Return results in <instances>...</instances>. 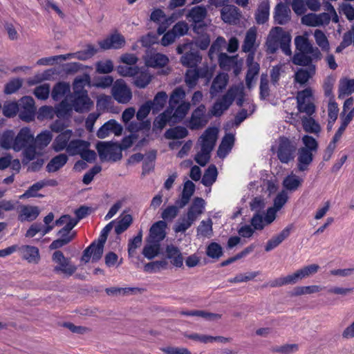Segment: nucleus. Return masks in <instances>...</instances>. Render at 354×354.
Wrapping results in <instances>:
<instances>
[{
    "mask_svg": "<svg viewBox=\"0 0 354 354\" xmlns=\"http://www.w3.org/2000/svg\"><path fill=\"white\" fill-rule=\"evenodd\" d=\"M315 65H310L307 68H300L295 75V81L301 84H304L315 75Z\"/></svg>",
    "mask_w": 354,
    "mask_h": 354,
    "instance_id": "45",
    "label": "nucleus"
},
{
    "mask_svg": "<svg viewBox=\"0 0 354 354\" xmlns=\"http://www.w3.org/2000/svg\"><path fill=\"white\" fill-rule=\"evenodd\" d=\"M55 115L59 118H68L71 117L73 106L72 103H69L66 98L55 106Z\"/></svg>",
    "mask_w": 354,
    "mask_h": 354,
    "instance_id": "47",
    "label": "nucleus"
},
{
    "mask_svg": "<svg viewBox=\"0 0 354 354\" xmlns=\"http://www.w3.org/2000/svg\"><path fill=\"white\" fill-rule=\"evenodd\" d=\"M15 132L8 130L3 133L0 140V145L5 149H13L15 143Z\"/></svg>",
    "mask_w": 354,
    "mask_h": 354,
    "instance_id": "57",
    "label": "nucleus"
},
{
    "mask_svg": "<svg viewBox=\"0 0 354 354\" xmlns=\"http://www.w3.org/2000/svg\"><path fill=\"white\" fill-rule=\"evenodd\" d=\"M206 254L212 259H218L223 255V249L218 243L212 242L207 247Z\"/></svg>",
    "mask_w": 354,
    "mask_h": 354,
    "instance_id": "63",
    "label": "nucleus"
},
{
    "mask_svg": "<svg viewBox=\"0 0 354 354\" xmlns=\"http://www.w3.org/2000/svg\"><path fill=\"white\" fill-rule=\"evenodd\" d=\"M290 10L289 7L283 3L277 5L274 12V20L281 25L286 24L290 19Z\"/></svg>",
    "mask_w": 354,
    "mask_h": 354,
    "instance_id": "31",
    "label": "nucleus"
},
{
    "mask_svg": "<svg viewBox=\"0 0 354 354\" xmlns=\"http://www.w3.org/2000/svg\"><path fill=\"white\" fill-rule=\"evenodd\" d=\"M91 82V77L88 74L75 77L73 82V95H80L84 92H87L84 89L86 86H89Z\"/></svg>",
    "mask_w": 354,
    "mask_h": 354,
    "instance_id": "42",
    "label": "nucleus"
},
{
    "mask_svg": "<svg viewBox=\"0 0 354 354\" xmlns=\"http://www.w3.org/2000/svg\"><path fill=\"white\" fill-rule=\"evenodd\" d=\"M322 290L319 286H297L294 288L292 292V296H299L302 295H308L315 292H318Z\"/></svg>",
    "mask_w": 354,
    "mask_h": 354,
    "instance_id": "60",
    "label": "nucleus"
},
{
    "mask_svg": "<svg viewBox=\"0 0 354 354\" xmlns=\"http://www.w3.org/2000/svg\"><path fill=\"white\" fill-rule=\"evenodd\" d=\"M228 82V76L225 73H220L213 80L210 88V94L212 97H215L218 93L221 92L227 86Z\"/></svg>",
    "mask_w": 354,
    "mask_h": 354,
    "instance_id": "33",
    "label": "nucleus"
},
{
    "mask_svg": "<svg viewBox=\"0 0 354 354\" xmlns=\"http://www.w3.org/2000/svg\"><path fill=\"white\" fill-rule=\"evenodd\" d=\"M297 109L299 112L305 113L308 116L315 111V106L313 102V90L310 88L299 91L297 95Z\"/></svg>",
    "mask_w": 354,
    "mask_h": 354,
    "instance_id": "9",
    "label": "nucleus"
},
{
    "mask_svg": "<svg viewBox=\"0 0 354 354\" xmlns=\"http://www.w3.org/2000/svg\"><path fill=\"white\" fill-rule=\"evenodd\" d=\"M270 15V4L268 1H262L259 5L255 15V19L259 24L266 22Z\"/></svg>",
    "mask_w": 354,
    "mask_h": 354,
    "instance_id": "43",
    "label": "nucleus"
},
{
    "mask_svg": "<svg viewBox=\"0 0 354 354\" xmlns=\"http://www.w3.org/2000/svg\"><path fill=\"white\" fill-rule=\"evenodd\" d=\"M291 35L281 27H274L270 31L266 45L270 53H274L280 47L283 53L290 56Z\"/></svg>",
    "mask_w": 354,
    "mask_h": 354,
    "instance_id": "1",
    "label": "nucleus"
},
{
    "mask_svg": "<svg viewBox=\"0 0 354 354\" xmlns=\"http://www.w3.org/2000/svg\"><path fill=\"white\" fill-rule=\"evenodd\" d=\"M122 125L116 120H109L99 129L97 136L101 139L106 138L111 133L119 136L122 134Z\"/></svg>",
    "mask_w": 354,
    "mask_h": 354,
    "instance_id": "21",
    "label": "nucleus"
},
{
    "mask_svg": "<svg viewBox=\"0 0 354 354\" xmlns=\"http://www.w3.org/2000/svg\"><path fill=\"white\" fill-rule=\"evenodd\" d=\"M133 77V84L139 88H146L152 80L151 74L146 69L140 71L138 70V73Z\"/></svg>",
    "mask_w": 354,
    "mask_h": 354,
    "instance_id": "38",
    "label": "nucleus"
},
{
    "mask_svg": "<svg viewBox=\"0 0 354 354\" xmlns=\"http://www.w3.org/2000/svg\"><path fill=\"white\" fill-rule=\"evenodd\" d=\"M97 50L93 46H88L86 50L39 59L37 62V64L41 66H48L53 64L55 61L66 60L73 58L80 60H85L92 57L97 53Z\"/></svg>",
    "mask_w": 354,
    "mask_h": 354,
    "instance_id": "6",
    "label": "nucleus"
},
{
    "mask_svg": "<svg viewBox=\"0 0 354 354\" xmlns=\"http://www.w3.org/2000/svg\"><path fill=\"white\" fill-rule=\"evenodd\" d=\"M19 116L21 120L28 122L34 120L36 108L32 97L30 96L21 97L19 102Z\"/></svg>",
    "mask_w": 354,
    "mask_h": 354,
    "instance_id": "12",
    "label": "nucleus"
},
{
    "mask_svg": "<svg viewBox=\"0 0 354 354\" xmlns=\"http://www.w3.org/2000/svg\"><path fill=\"white\" fill-rule=\"evenodd\" d=\"M205 202L202 198H195L189 207L186 215L194 223L203 213Z\"/></svg>",
    "mask_w": 354,
    "mask_h": 354,
    "instance_id": "26",
    "label": "nucleus"
},
{
    "mask_svg": "<svg viewBox=\"0 0 354 354\" xmlns=\"http://www.w3.org/2000/svg\"><path fill=\"white\" fill-rule=\"evenodd\" d=\"M212 221L210 218L202 221L197 228L198 235L210 237L212 234Z\"/></svg>",
    "mask_w": 354,
    "mask_h": 354,
    "instance_id": "61",
    "label": "nucleus"
},
{
    "mask_svg": "<svg viewBox=\"0 0 354 354\" xmlns=\"http://www.w3.org/2000/svg\"><path fill=\"white\" fill-rule=\"evenodd\" d=\"M217 169L214 165H210L202 178V183L205 186H211L216 180Z\"/></svg>",
    "mask_w": 354,
    "mask_h": 354,
    "instance_id": "58",
    "label": "nucleus"
},
{
    "mask_svg": "<svg viewBox=\"0 0 354 354\" xmlns=\"http://www.w3.org/2000/svg\"><path fill=\"white\" fill-rule=\"evenodd\" d=\"M159 251L160 243L147 239V243L143 248L142 254L146 258L151 259L158 254Z\"/></svg>",
    "mask_w": 354,
    "mask_h": 354,
    "instance_id": "54",
    "label": "nucleus"
},
{
    "mask_svg": "<svg viewBox=\"0 0 354 354\" xmlns=\"http://www.w3.org/2000/svg\"><path fill=\"white\" fill-rule=\"evenodd\" d=\"M194 42H187L179 45L176 51L178 54H183L186 52L180 58L181 64L187 67L194 68L201 62L202 57L197 50L193 48Z\"/></svg>",
    "mask_w": 354,
    "mask_h": 354,
    "instance_id": "8",
    "label": "nucleus"
},
{
    "mask_svg": "<svg viewBox=\"0 0 354 354\" xmlns=\"http://www.w3.org/2000/svg\"><path fill=\"white\" fill-rule=\"evenodd\" d=\"M243 86H234L231 87L227 92L213 105L210 113L214 116H221L223 113L227 110L232 104L234 97L236 95L243 94Z\"/></svg>",
    "mask_w": 354,
    "mask_h": 354,
    "instance_id": "3",
    "label": "nucleus"
},
{
    "mask_svg": "<svg viewBox=\"0 0 354 354\" xmlns=\"http://www.w3.org/2000/svg\"><path fill=\"white\" fill-rule=\"evenodd\" d=\"M296 149V143L285 137L279 138L275 147H272V150L277 153L279 160L286 164L294 159Z\"/></svg>",
    "mask_w": 354,
    "mask_h": 354,
    "instance_id": "4",
    "label": "nucleus"
},
{
    "mask_svg": "<svg viewBox=\"0 0 354 354\" xmlns=\"http://www.w3.org/2000/svg\"><path fill=\"white\" fill-rule=\"evenodd\" d=\"M98 44L103 50L119 49L124 46L125 39L121 34L115 32L106 39L99 41Z\"/></svg>",
    "mask_w": 354,
    "mask_h": 354,
    "instance_id": "24",
    "label": "nucleus"
},
{
    "mask_svg": "<svg viewBox=\"0 0 354 354\" xmlns=\"http://www.w3.org/2000/svg\"><path fill=\"white\" fill-rule=\"evenodd\" d=\"M302 183L301 178L291 172L283 179L282 184L286 192H295L301 185Z\"/></svg>",
    "mask_w": 354,
    "mask_h": 354,
    "instance_id": "36",
    "label": "nucleus"
},
{
    "mask_svg": "<svg viewBox=\"0 0 354 354\" xmlns=\"http://www.w3.org/2000/svg\"><path fill=\"white\" fill-rule=\"evenodd\" d=\"M40 213L38 207L32 205H21L19 209L18 219L21 222L35 220Z\"/></svg>",
    "mask_w": 354,
    "mask_h": 354,
    "instance_id": "25",
    "label": "nucleus"
},
{
    "mask_svg": "<svg viewBox=\"0 0 354 354\" xmlns=\"http://www.w3.org/2000/svg\"><path fill=\"white\" fill-rule=\"evenodd\" d=\"M145 60V64L152 68L164 67L169 62L166 55L158 53H147Z\"/></svg>",
    "mask_w": 354,
    "mask_h": 354,
    "instance_id": "29",
    "label": "nucleus"
},
{
    "mask_svg": "<svg viewBox=\"0 0 354 354\" xmlns=\"http://www.w3.org/2000/svg\"><path fill=\"white\" fill-rule=\"evenodd\" d=\"M188 135L187 129L181 126H178L174 128L169 129L165 133V137L167 139H183Z\"/></svg>",
    "mask_w": 354,
    "mask_h": 354,
    "instance_id": "51",
    "label": "nucleus"
},
{
    "mask_svg": "<svg viewBox=\"0 0 354 354\" xmlns=\"http://www.w3.org/2000/svg\"><path fill=\"white\" fill-rule=\"evenodd\" d=\"M171 114L172 109H167L163 113L157 116L153 122V129L162 130L168 122L173 123Z\"/></svg>",
    "mask_w": 354,
    "mask_h": 354,
    "instance_id": "44",
    "label": "nucleus"
},
{
    "mask_svg": "<svg viewBox=\"0 0 354 354\" xmlns=\"http://www.w3.org/2000/svg\"><path fill=\"white\" fill-rule=\"evenodd\" d=\"M104 243L97 241L93 242L87 247L82 257V261L88 263L91 259L93 262L100 260L102 256Z\"/></svg>",
    "mask_w": 354,
    "mask_h": 354,
    "instance_id": "16",
    "label": "nucleus"
},
{
    "mask_svg": "<svg viewBox=\"0 0 354 354\" xmlns=\"http://www.w3.org/2000/svg\"><path fill=\"white\" fill-rule=\"evenodd\" d=\"M313 59H315L309 53L297 52L292 57V62L296 65L309 66L312 64Z\"/></svg>",
    "mask_w": 354,
    "mask_h": 354,
    "instance_id": "52",
    "label": "nucleus"
},
{
    "mask_svg": "<svg viewBox=\"0 0 354 354\" xmlns=\"http://www.w3.org/2000/svg\"><path fill=\"white\" fill-rule=\"evenodd\" d=\"M259 64H252L248 67L245 77V84L249 89L254 86L257 76L259 73Z\"/></svg>",
    "mask_w": 354,
    "mask_h": 354,
    "instance_id": "55",
    "label": "nucleus"
},
{
    "mask_svg": "<svg viewBox=\"0 0 354 354\" xmlns=\"http://www.w3.org/2000/svg\"><path fill=\"white\" fill-rule=\"evenodd\" d=\"M193 223L194 222L189 220L188 216L185 214L176 222L174 227V230L177 233L185 232Z\"/></svg>",
    "mask_w": 354,
    "mask_h": 354,
    "instance_id": "62",
    "label": "nucleus"
},
{
    "mask_svg": "<svg viewBox=\"0 0 354 354\" xmlns=\"http://www.w3.org/2000/svg\"><path fill=\"white\" fill-rule=\"evenodd\" d=\"M194 183L191 180H187L184 183L181 198L179 201H176V204L179 206V207H183L189 203L192 196L194 193Z\"/></svg>",
    "mask_w": 354,
    "mask_h": 354,
    "instance_id": "35",
    "label": "nucleus"
},
{
    "mask_svg": "<svg viewBox=\"0 0 354 354\" xmlns=\"http://www.w3.org/2000/svg\"><path fill=\"white\" fill-rule=\"evenodd\" d=\"M220 67L225 71L234 68L237 64V56H229L226 53H221L218 56Z\"/></svg>",
    "mask_w": 354,
    "mask_h": 354,
    "instance_id": "50",
    "label": "nucleus"
},
{
    "mask_svg": "<svg viewBox=\"0 0 354 354\" xmlns=\"http://www.w3.org/2000/svg\"><path fill=\"white\" fill-rule=\"evenodd\" d=\"M191 104L189 102H183L178 104L177 107L172 106L171 117L173 123L180 122L190 109Z\"/></svg>",
    "mask_w": 354,
    "mask_h": 354,
    "instance_id": "39",
    "label": "nucleus"
},
{
    "mask_svg": "<svg viewBox=\"0 0 354 354\" xmlns=\"http://www.w3.org/2000/svg\"><path fill=\"white\" fill-rule=\"evenodd\" d=\"M22 257L29 263H36L39 260V252L37 248L30 245H23L19 248Z\"/></svg>",
    "mask_w": 354,
    "mask_h": 354,
    "instance_id": "34",
    "label": "nucleus"
},
{
    "mask_svg": "<svg viewBox=\"0 0 354 354\" xmlns=\"http://www.w3.org/2000/svg\"><path fill=\"white\" fill-rule=\"evenodd\" d=\"M297 168L299 171H304L308 169L313 160V153L307 148H299L297 153Z\"/></svg>",
    "mask_w": 354,
    "mask_h": 354,
    "instance_id": "27",
    "label": "nucleus"
},
{
    "mask_svg": "<svg viewBox=\"0 0 354 354\" xmlns=\"http://www.w3.org/2000/svg\"><path fill=\"white\" fill-rule=\"evenodd\" d=\"M73 109L78 113L88 111L93 106V103L88 97V92L80 95H71Z\"/></svg>",
    "mask_w": 354,
    "mask_h": 354,
    "instance_id": "18",
    "label": "nucleus"
},
{
    "mask_svg": "<svg viewBox=\"0 0 354 354\" xmlns=\"http://www.w3.org/2000/svg\"><path fill=\"white\" fill-rule=\"evenodd\" d=\"M205 112V106L204 104L199 105L193 111L189 120L187 121V127L192 130H195L205 126L207 122Z\"/></svg>",
    "mask_w": 354,
    "mask_h": 354,
    "instance_id": "15",
    "label": "nucleus"
},
{
    "mask_svg": "<svg viewBox=\"0 0 354 354\" xmlns=\"http://www.w3.org/2000/svg\"><path fill=\"white\" fill-rule=\"evenodd\" d=\"M212 70L207 66L198 69L190 68L187 70L185 75V82L189 88H193L196 86L198 79L201 77L210 78L212 76Z\"/></svg>",
    "mask_w": 354,
    "mask_h": 354,
    "instance_id": "17",
    "label": "nucleus"
},
{
    "mask_svg": "<svg viewBox=\"0 0 354 354\" xmlns=\"http://www.w3.org/2000/svg\"><path fill=\"white\" fill-rule=\"evenodd\" d=\"M53 260L57 263L55 270H60L64 274L71 275L75 270V266L71 263L68 259H66L61 251H56L53 255Z\"/></svg>",
    "mask_w": 354,
    "mask_h": 354,
    "instance_id": "20",
    "label": "nucleus"
},
{
    "mask_svg": "<svg viewBox=\"0 0 354 354\" xmlns=\"http://www.w3.org/2000/svg\"><path fill=\"white\" fill-rule=\"evenodd\" d=\"M132 223V217L129 214L124 215L119 220L115 227V232L117 234H120L124 232L130 226Z\"/></svg>",
    "mask_w": 354,
    "mask_h": 354,
    "instance_id": "64",
    "label": "nucleus"
},
{
    "mask_svg": "<svg viewBox=\"0 0 354 354\" xmlns=\"http://www.w3.org/2000/svg\"><path fill=\"white\" fill-rule=\"evenodd\" d=\"M90 142L81 139H73L70 142L67 153L71 156L80 155L87 162H93L96 158L94 151L90 150Z\"/></svg>",
    "mask_w": 354,
    "mask_h": 354,
    "instance_id": "5",
    "label": "nucleus"
},
{
    "mask_svg": "<svg viewBox=\"0 0 354 354\" xmlns=\"http://www.w3.org/2000/svg\"><path fill=\"white\" fill-rule=\"evenodd\" d=\"M96 149L100 159L109 161H118L122 158V148L120 145L111 142H99Z\"/></svg>",
    "mask_w": 354,
    "mask_h": 354,
    "instance_id": "7",
    "label": "nucleus"
},
{
    "mask_svg": "<svg viewBox=\"0 0 354 354\" xmlns=\"http://www.w3.org/2000/svg\"><path fill=\"white\" fill-rule=\"evenodd\" d=\"M354 93V79L344 77L339 80L338 97L344 99Z\"/></svg>",
    "mask_w": 354,
    "mask_h": 354,
    "instance_id": "32",
    "label": "nucleus"
},
{
    "mask_svg": "<svg viewBox=\"0 0 354 354\" xmlns=\"http://www.w3.org/2000/svg\"><path fill=\"white\" fill-rule=\"evenodd\" d=\"M167 224L164 221H159L155 223L150 228L148 239L150 241L160 243L165 237V228Z\"/></svg>",
    "mask_w": 354,
    "mask_h": 354,
    "instance_id": "28",
    "label": "nucleus"
},
{
    "mask_svg": "<svg viewBox=\"0 0 354 354\" xmlns=\"http://www.w3.org/2000/svg\"><path fill=\"white\" fill-rule=\"evenodd\" d=\"M301 123L304 131L307 133L318 135L322 130L320 124L311 117H302Z\"/></svg>",
    "mask_w": 354,
    "mask_h": 354,
    "instance_id": "46",
    "label": "nucleus"
},
{
    "mask_svg": "<svg viewBox=\"0 0 354 354\" xmlns=\"http://www.w3.org/2000/svg\"><path fill=\"white\" fill-rule=\"evenodd\" d=\"M234 142V136L232 133L226 134L219 145L217 154L220 158H225L231 151Z\"/></svg>",
    "mask_w": 354,
    "mask_h": 354,
    "instance_id": "40",
    "label": "nucleus"
},
{
    "mask_svg": "<svg viewBox=\"0 0 354 354\" xmlns=\"http://www.w3.org/2000/svg\"><path fill=\"white\" fill-rule=\"evenodd\" d=\"M34 140V135L28 127L22 128L17 136L15 135V143L13 150L19 151L26 148Z\"/></svg>",
    "mask_w": 354,
    "mask_h": 354,
    "instance_id": "19",
    "label": "nucleus"
},
{
    "mask_svg": "<svg viewBox=\"0 0 354 354\" xmlns=\"http://www.w3.org/2000/svg\"><path fill=\"white\" fill-rule=\"evenodd\" d=\"M221 19L225 23L236 24L241 17L239 9L234 6H227L221 11Z\"/></svg>",
    "mask_w": 354,
    "mask_h": 354,
    "instance_id": "30",
    "label": "nucleus"
},
{
    "mask_svg": "<svg viewBox=\"0 0 354 354\" xmlns=\"http://www.w3.org/2000/svg\"><path fill=\"white\" fill-rule=\"evenodd\" d=\"M295 45L298 52L309 53L315 59H320L322 54L317 47L313 46L308 39V34L305 32L303 35L295 38Z\"/></svg>",
    "mask_w": 354,
    "mask_h": 354,
    "instance_id": "13",
    "label": "nucleus"
},
{
    "mask_svg": "<svg viewBox=\"0 0 354 354\" xmlns=\"http://www.w3.org/2000/svg\"><path fill=\"white\" fill-rule=\"evenodd\" d=\"M314 37L317 45L323 51L328 52L330 50V44L325 33L319 30L316 29L314 32Z\"/></svg>",
    "mask_w": 354,
    "mask_h": 354,
    "instance_id": "56",
    "label": "nucleus"
},
{
    "mask_svg": "<svg viewBox=\"0 0 354 354\" xmlns=\"http://www.w3.org/2000/svg\"><path fill=\"white\" fill-rule=\"evenodd\" d=\"M73 132L72 130L67 129L59 134L54 139L51 147L55 152H60L64 150H66L67 152V149H68V146L70 145V142L72 139Z\"/></svg>",
    "mask_w": 354,
    "mask_h": 354,
    "instance_id": "22",
    "label": "nucleus"
},
{
    "mask_svg": "<svg viewBox=\"0 0 354 354\" xmlns=\"http://www.w3.org/2000/svg\"><path fill=\"white\" fill-rule=\"evenodd\" d=\"M330 21L329 14L325 12L315 14L308 13L304 15L301 19L302 24L310 27L326 26Z\"/></svg>",
    "mask_w": 354,
    "mask_h": 354,
    "instance_id": "14",
    "label": "nucleus"
},
{
    "mask_svg": "<svg viewBox=\"0 0 354 354\" xmlns=\"http://www.w3.org/2000/svg\"><path fill=\"white\" fill-rule=\"evenodd\" d=\"M167 257L171 260V263L178 268L183 264V259L180 250L174 245H169L166 249Z\"/></svg>",
    "mask_w": 354,
    "mask_h": 354,
    "instance_id": "48",
    "label": "nucleus"
},
{
    "mask_svg": "<svg viewBox=\"0 0 354 354\" xmlns=\"http://www.w3.org/2000/svg\"><path fill=\"white\" fill-rule=\"evenodd\" d=\"M319 269V266L317 264L304 266L291 274L274 279L270 283V286L271 287H279L287 284H295L299 280L317 273Z\"/></svg>",
    "mask_w": 354,
    "mask_h": 354,
    "instance_id": "2",
    "label": "nucleus"
},
{
    "mask_svg": "<svg viewBox=\"0 0 354 354\" xmlns=\"http://www.w3.org/2000/svg\"><path fill=\"white\" fill-rule=\"evenodd\" d=\"M207 14L205 7L197 6L188 10L185 17L192 24L193 30L196 34H200L202 29L201 23L203 21Z\"/></svg>",
    "mask_w": 354,
    "mask_h": 354,
    "instance_id": "11",
    "label": "nucleus"
},
{
    "mask_svg": "<svg viewBox=\"0 0 354 354\" xmlns=\"http://www.w3.org/2000/svg\"><path fill=\"white\" fill-rule=\"evenodd\" d=\"M167 100V95L164 91L158 92L152 102L153 112H158L163 108Z\"/></svg>",
    "mask_w": 354,
    "mask_h": 354,
    "instance_id": "59",
    "label": "nucleus"
},
{
    "mask_svg": "<svg viewBox=\"0 0 354 354\" xmlns=\"http://www.w3.org/2000/svg\"><path fill=\"white\" fill-rule=\"evenodd\" d=\"M70 84L66 82H58L55 85L51 93L54 100H59L70 93Z\"/></svg>",
    "mask_w": 354,
    "mask_h": 354,
    "instance_id": "49",
    "label": "nucleus"
},
{
    "mask_svg": "<svg viewBox=\"0 0 354 354\" xmlns=\"http://www.w3.org/2000/svg\"><path fill=\"white\" fill-rule=\"evenodd\" d=\"M257 39V30L254 28H250L245 35L242 45V50L245 53H252L255 50V42Z\"/></svg>",
    "mask_w": 354,
    "mask_h": 354,
    "instance_id": "41",
    "label": "nucleus"
},
{
    "mask_svg": "<svg viewBox=\"0 0 354 354\" xmlns=\"http://www.w3.org/2000/svg\"><path fill=\"white\" fill-rule=\"evenodd\" d=\"M68 160V157L65 153H59L53 158L46 165V171L53 173L58 171L63 167Z\"/></svg>",
    "mask_w": 354,
    "mask_h": 354,
    "instance_id": "37",
    "label": "nucleus"
},
{
    "mask_svg": "<svg viewBox=\"0 0 354 354\" xmlns=\"http://www.w3.org/2000/svg\"><path fill=\"white\" fill-rule=\"evenodd\" d=\"M218 133L217 128L210 127L207 129L198 140V145L201 148L212 151L215 145Z\"/></svg>",
    "mask_w": 354,
    "mask_h": 354,
    "instance_id": "23",
    "label": "nucleus"
},
{
    "mask_svg": "<svg viewBox=\"0 0 354 354\" xmlns=\"http://www.w3.org/2000/svg\"><path fill=\"white\" fill-rule=\"evenodd\" d=\"M111 94L115 100L120 104H127L132 99V91L126 82L117 80L113 84Z\"/></svg>",
    "mask_w": 354,
    "mask_h": 354,
    "instance_id": "10",
    "label": "nucleus"
},
{
    "mask_svg": "<svg viewBox=\"0 0 354 354\" xmlns=\"http://www.w3.org/2000/svg\"><path fill=\"white\" fill-rule=\"evenodd\" d=\"M185 91L182 87L176 88L170 95L169 106L167 109H172V106H176V105L184 102L183 100L185 99Z\"/></svg>",
    "mask_w": 354,
    "mask_h": 354,
    "instance_id": "53",
    "label": "nucleus"
}]
</instances>
